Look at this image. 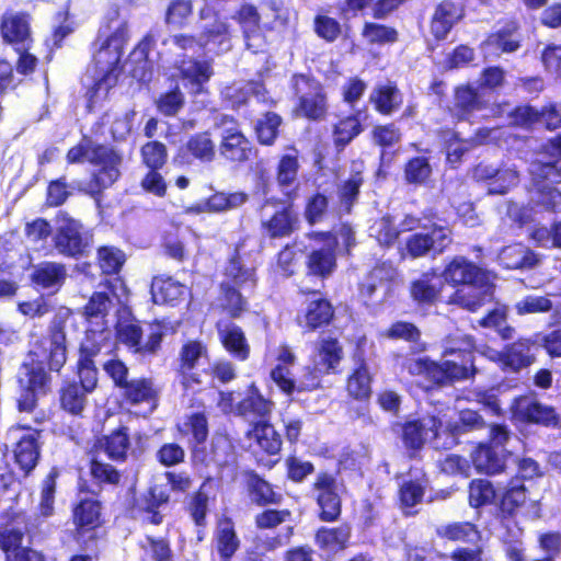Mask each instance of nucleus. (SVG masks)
Here are the masks:
<instances>
[{
    "label": "nucleus",
    "instance_id": "obj_5",
    "mask_svg": "<svg viewBox=\"0 0 561 561\" xmlns=\"http://www.w3.org/2000/svg\"><path fill=\"white\" fill-rule=\"evenodd\" d=\"M103 370L118 389L121 403L127 407L148 405L150 412L160 403L161 386L154 378L139 376L129 378V368L119 358H110L103 364Z\"/></svg>",
    "mask_w": 561,
    "mask_h": 561
},
{
    "label": "nucleus",
    "instance_id": "obj_51",
    "mask_svg": "<svg viewBox=\"0 0 561 561\" xmlns=\"http://www.w3.org/2000/svg\"><path fill=\"white\" fill-rule=\"evenodd\" d=\"M284 121L283 117L274 112H264L253 125V134L256 142L263 147H272L280 137V127Z\"/></svg>",
    "mask_w": 561,
    "mask_h": 561
},
{
    "label": "nucleus",
    "instance_id": "obj_47",
    "mask_svg": "<svg viewBox=\"0 0 561 561\" xmlns=\"http://www.w3.org/2000/svg\"><path fill=\"white\" fill-rule=\"evenodd\" d=\"M89 477L100 491L115 489L122 484L123 473L112 462L92 456L88 461Z\"/></svg>",
    "mask_w": 561,
    "mask_h": 561
},
{
    "label": "nucleus",
    "instance_id": "obj_55",
    "mask_svg": "<svg viewBox=\"0 0 561 561\" xmlns=\"http://www.w3.org/2000/svg\"><path fill=\"white\" fill-rule=\"evenodd\" d=\"M220 311L229 319H240L249 311V301L240 289L230 283L220 284Z\"/></svg>",
    "mask_w": 561,
    "mask_h": 561
},
{
    "label": "nucleus",
    "instance_id": "obj_46",
    "mask_svg": "<svg viewBox=\"0 0 561 561\" xmlns=\"http://www.w3.org/2000/svg\"><path fill=\"white\" fill-rule=\"evenodd\" d=\"M313 352L318 357L317 364L330 374L340 373L339 367L344 358V348L337 337L328 335L318 339Z\"/></svg>",
    "mask_w": 561,
    "mask_h": 561
},
{
    "label": "nucleus",
    "instance_id": "obj_39",
    "mask_svg": "<svg viewBox=\"0 0 561 561\" xmlns=\"http://www.w3.org/2000/svg\"><path fill=\"white\" fill-rule=\"evenodd\" d=\"M170 492L161 484L150 485L135 504V510L139 514L147 516V522L151 525L158 526L163 523V515L160 513V507L170 503Z\"/></svg>",
    "mask_w": 561,
    "mask_h": 561
},
{
    "label": "nucleus",
    "instance_id": "obj_11",
    "mask_svg": "<svg viewBox=\"0 0 561 561\" xmlns=\"http://www.w3.org/2000/svg\"><path fill=\"white\" fill-rule=\"evenodd\" d=\"M297 293L306 298L304 309L296 318L304 333L324 330L334 322L335 307L325 293L308 287H299Z\"/></svg>",
    "mask_w": 561,
    "mask_h": 561
},
{
    "label": "nucleus",
    "instance_id": "obj_4",
    "mask_svg": "<svg viewBox=\"0 0 561 561\" xmlns=\"http://www.w3.org/2000/svg\"><path fill=\"white\" fill-rule=\"evenodd\" d=\"M310 241L322 244L312 249L306 257L308 276L328 279L337 268V253L352 256L357 245L356 232L348 221H341L336 230H314L307 233Z\"/></svg>",
    "mask_w": 561,
    "mask_h": 561
},
{
    "label": "nucleus",
    "instance_id": "obj_12",
    "mask_svg": "<svg viewBox=\"0 0 561 561\" xmlns=\"http://www.w3.org/2000/svg\"><path fill=\"white\" fill-rule=\"evenodd\" d=\"M528 501V490L518 479H511L500 496L495 508V519L508 530V541H516L523 535L517 517Z\"/></svg>",
    "mask_w": 561,
    "mask_h": 561
},
{
    "label": "nucleus",
    "instance_id": "obj_62",
    "mask_svg": "<svg viewBox=\"0 0 561 561\" xmlns=\"http://www.w3.org/2000/svg\"><path fill=\"white\" fill-rule=\"evenodd\" d=\"M440 539L449 541L474 542L481 539V533L471 522H453L436 528Z\"/></svg>",
    "mask_w": 561,
    "mask_h": 561
},
{
    "label": "nucleus",
    "instance_id": "obj_43",
    "mask_svg": "<svg viewBox=\"0 0 561 561\" xmlns=\"http://www.w3.org/2000/svg\"><path fill=\"white\" fill-rule=\"evenodd\" d=\"M90 391L83 389L75 379L65 380L58 389V404L62 412L73 417H82Z\"/></svg>",
    "mask_w": 561,
    "mask_h": 561
},
{
    "label": "nucleus",
    "instance_id": "obj_27",
    "mask_svg": "<svg viewBox=\"0 0 561 561\" xmlns=\"http://www.w3.org/2000/svg\"><path fill=\"white\" fill-rule=\"evenodd\" d=\"M94 447L102 451L114 463H125L131 450L130 428L119 424L108 434L96 438Z\"/></svg>",
    "mask_w": 561,
    "mask_h": 561
},
{
    "label": "nucleus",
    "instance_id": "obj_2",
    "mask_svg": "<svg viewBox=\"0 0 561 561\" xmlns=\"http://www.w3.org/2000/svg\"><path fill=\"white\" fill-rule=\"evenodd\" d=\"M442 277L455 290L447 302L476 312L493 299L495 275L463 255H455L444 267Z\"/></svg>",
    "mask_w": 561,
    "mask_h": 561
},
{
    "label": "nucleus",
    "instance_id": "obj_19",
    "mask_svg": "<svg viewBox=\"0 0 561 561\" xmlns=\"http://www.w3.org/2000/svg\"><path fill=\"white\" fill-rule=\"evenodd\" d=\"M284 198L286 205L260 224L261 233L266 239L280 240L289 238L300 227L299 217L293 209L294 202L297 198V187L285 192Z\"/></svg>",
    "mask_w": 561,
    "mask_h": 561
},
{
    "label": "nucleus",
    "instance_id": "obj_34",
    "mask_svg": "<svg viewBox=\"0 0 561 561\" xmlns=\"http://www.w3.org/2000/svg\"><path fill=\"white\" fill-rule=\"evenodd\" d=\"M365 183L362 170L352 169L348 178L341 180L335 186V210L340 216H348L353 213L360 197V191Z\"/></svg>",
    "mask_w": 561,
    "mask_h": 561
},
{
    "label": "nucleus",
    "instance_id": "obj_25",
    "mask_svg": "<svg viewBox=\"0 0 561 561\" xmlns=\"http://www.w3.org/2000/svg\"><path fill=\"white\" fill-rule=\"evenodd\" d=\"M207 344L201 340H188L184 342L179 352L178 374L184 387H192L202 382L201 375L194 373L202 358L208 359Z\"/></svg>",
    "mask_w": 561,
    "mask_h": 561
},
{
    "label": "nucleus",
    "instance_id": "obj_13",
    "mask_svg": "<svg viewBox=\"0 0 561 561\" xmlns=\"http://www.w3.org/2000/svg\"><path fill=\"white\" fill-rule=\"evenodd\" d=\"M511 419L526 425L561 430V414L557 408L529 396H517L510 407Z\"/></svg>",
    "mask_w": 561,
    "mask_h": 561
},
{
    "label": "nucleus",
    "instance_id": "obj_14",
    "mask_svg": "<svg viewBox=\"0 0 561 561\" xmlns=\"http://www.w3.org/2000/svg\"><path fill=\"white\" fill-rule=\"evenodd\" d=\"M310 491L318 507V519L327 524L337 522L343 512V502L335 474L325 470L319 471L310 484Z\"/></svg>",
    "mask_w": 561,
    "mask_h": 561
},
{
    "label": "nucleus",
    "instance_id": "obj_53",
    "mask_svg": "<svg viewBox=\"0 0 561 561\" xmlns=\"http://www.w3.org/2000/svg\"><path fill=\"white\" fill-rule=\"evenodd\" d=\"M60 471L57 467H51L44 477L39 485V500L36 507L37 517L47 519L55 515V502L57 493V480Z\"/></svg>",
    "mask_w": 561,
    "mask_h": 561
},
{
    "label": "nucleus",
    "instance_id": "obj_61",
    "mask_svg": "<svg viewBox=\"0 0 561 561\" xmlns=\"http://www.w3.org/2000/svg\"><path fill=\"white\" fill-rule=\"evenodd\" d=\"M299 169L300 163L297 154L286 153L280 156L275 170V180L283 194L294 187L299 188L297 183Z\"/></svg>",
    "mask_w": 561,
    "mask_h": 561
},
{
    "label": "nucleus",
    "instance_id": "obj_33",
    "mask_svg": "<svg viewBox=\"0 0 561 561\" xmlns=\"http://www.w3.org/2000/svg\"><path fill=\"white\" fill-rule=\"evenodd\" d=\"M273 400L265 398L255 382L247 386L244 397L236 404V414L254 421L270 420L274 410Z\"/></svg>",
    "mask_w": 561,
    "mask_h": 561
},
{
    "label": "nucleus",
    "instance_id": "obj_60",
    "mask_svg": "<svg viewBox=\"0 0 561 561\" xmlns=\"http://www.w3.org/2000/svg\"><path fill=\"white\" fill-rule=\"evenodd\" d=\"M400 233L398 225L389 214L376 218L369 227V236L382 249L392 248L397 243Z\"/></svg>",
    "mask_w": 561,
    "mask_h": 561
},
{
    "label": "nucleus",
    "instance_id": "obj_41",
    "mask_svg": "<svg viewBox=\"0 0 561 561\" xmlns=\"http://www.w3.org/2000/svg\"><path fill=\"white\" fill-rule=\"evenodd\" d=\"M213 543L220 561H231L240 549V539L230 517H221L217 522Z\"/></svg>",
    "mask_w": 561,
    "mask_h": 561
},
{
    "label": "nucleus",
    "instance_id": "obj_42",
    "mask_svg": "<svg viewBox=\"0 0 561 561\" xmlns=\"http://www.w3.org/2000/svg\"><path fill=\"white\" fill-rule=\"evenodd\" d=\"M119 57H114L104 73L95 80L87 90V110L92 112L99 99H106L110 91L117 85L123 71Z\"/></svg>",
    "mask_w": 561,
    "mask_h": 561
},
{
    "label": "nucleus",
    "instance_id": "obj_15",
    "mask_svg": "<svg viewBox=\"0 0 561 561\" xmlns=\"http://www.w3.org/2000/svg\"><path fill=\"white\" fill-rule=\"evenodd\" d=\"M244 436L250 442V448L255 457L256 465L272 469L277 460H267L266 458L277 456L280 453L283 439L270 420L253 421Z\"/></svg>",
    "mask_w": 561,
    "mask_h": 561
},
{
    "label": "nucleus",
    "instance_id": "obj_58",
    "mask_svg": "<svg viewBox=\"0 0 561 561\" xmlns=\"http://www.w3.org/2000/svg\"><path fill=\"white\" fill-rule=\"evenodd\" d=\"M224 274L230 280V284L236 287L244 286L245 284L255 286L257 283L256 268L243 265L242 256L238 249H234L228 257Z\"/></svg>",
    "mask_w": 561,
    "mask_h": 561
},
{
    "label": "nucleus",
    "instance_id": "obj_29",
    "mask_svg": "<svg viewBox=\"0 0 561 561\" xmlns=\"http://www.w3.org/2000/svg\"><path fill=\"white\" fill-rule=\"evenodd\" d=\"M41 434L42 431L23 434L13 444V461L24 478L30 477L39 462L42 450Z\"/></svg>",
    "mask_w": 561,
    "mask_h": 561
},
{
    "label": "nucleus",
    "instance_id": "obj_54",
    "mask_svg": "<svg viewBox=\"0 0 561 561\" xmlns=\"http://www.w3.org/2000/svg\"><path fill=\"white\" fill-rule=\"evenodd\" d=\"M294 535V527L288 526L284 535L276 534L267 536L261 542H255L254 546L247 549L242 561H275L267 552L275 551L286 546Z\"/></svg>",
    "mask_w": 561,
    "mask_h": 561
},
{
    "label": "nucleus",
    "instance_id": "obj_40",
    "mask_svg": "<svg viewBox=\"0 0 561 561\" xmlns=\"http://www.w3.org/2000/svg\"><path fill=\"white\" fill-rule=\"evenodd\" d=\"M352 526L344 522L337 526H321L314 531L313 540L322 551L339 553L351 546Z\"/></svg>",
    "mask_w": 561,
    "mask_h": 561
},
{
    "label": "nucleus",
    "instance_id": "obj_57",
    "mask_svg": "<svg viewBox=\"0 0 561 561\" xmlns=\"http://www.w3.org/2000/svg\"><path fill=\"white\" fill-rule=\"evenodd\" d=\"M360 36L369 46L393 45L399 41V32L394 26L376 21H365Z\"/></svg>",
    "mask_w": 561,
    "mask_h": 561
},
{
    "label": "nucleus",
    "instance_id": "obj_50",
    "mask_svg": "<svg viewBox=\"0 0 561 561\" xmlns=\"http://www.w3.org/2000/svg\"><path fill=\"white\" fill-rule=\"evenodd\" d=\"M471 462L479 473L494 476L505 470V459L491 444H478L471 453Z\"/></svg>",
    "mask_w": 561,
    "mask_h": 561
},
{
    "label": "nucleus",
    "instance_id": "obj_45",
    "mask_svg": "<svg viewBox=\"0 0 561 561\" xmlns=\"http://www.w3.org/2000/svg\"><path fill=\"white\" fill-rule=\"evenodd\" d=\"M436 277L437 272L431 268L410 283L409 294L416 306L422 308L431 307L438 301L443 287L442 285L436 286L433 284V279Z\"/></svg>",
    "mask_w": 561,
    "mask_h": 561
},
{
    "label": "nucleus",
    "instance_id": "obj_6",
    "mask_svg": "<svg viewBox=\"0 0 561 561\" xmlns=\"http://www.w3.org/2000/svg\"><path fill=\"white\" fill-rule=\"evenodd\" d=\"M391 431L400 440L409 459H421L422 451L427 444L435 450H446L442 415L427 413L424 417H407L391 424Z\"/></svg>",
    "mask_w": 561,
    "mask_h": 561
},
{
    "label": "nucleus",
    "instance_id": "obj_38",
    "mask_svg": "<svg viewBox=\"0 0 561 561\" xmlns=\"http://www.w3.org/2000/svg\"><path fill=\"white\" fill-rule=\"evenodd\" d=\"M484 426L485 421L482 415L470 409L461 410L457 421L445 422L442 417V433L446 450H450L459 444L460 435Z\"/></svg>",
    "mask_w": 561,
    "mask_h": 561
},
{
    "label": "nucleus",
    "instance_id": "obj_48",
    "mask_svg": "<svg viewBox=\"0 0 561 561\" xmlns=\"http://www.w3.org/2000/svg\"><path fill=\"white\" fill-rule=\"evenodd\" d=\"M427 482V477L423 473L421 477L403 480L399 483L397 490L398 505L405 515H412L410 510L423 502Z\"/></svg>",
    "mask_w": 561,
    "mask_h": 561
},
{
    "label": "nucleus",
    "instance_id": "obj_44",
    "mask_svg": "<svg viewBox=\"0 0 561 561\" xmlns=\"http://www.w3.org/2000/svg\"><path fill=\"white\" fill-rule=\"evenodd\" d=\"M363 131L359 111L339 117L332 125V141L336 152H342Z\"/></svg>",
    "mask_w": 561,
    "mask_h": 561
},
{
    "label": "nucleus",
    "instance_id": "obj_8",
    "mask_svg": "<svg viewBox=\"0 0 561 561\" xmlns=\"http://www.w3.org/2000/svg\"><path fill=\"white\" fill-rule=\"evenodd\" d=\"M1 516L4 523L0 525V550L4 561H46L42 552L23 546L24 536L33 530L31 515L24 510L8 508Z\"/></svg>",
    "mask_w": 561,
    "mask_h": 561
},
{
    "label": "nucleus",
    "instance_id": "obj_63",
    "mask_svg": "<svg viewBox=\"0 0 561 561\" xmlns=\"http://www.w3.org/2000/svg\"><path fill=\"white\" fill-rule=\"evenodd\" d=\"M126 262L123 250L114 245H101L96 250V264L104 276L118 275Z\"/></svg>",
    "mask_w": 561,
    "mask_h": 561
},
{
    "label": "nucleus",
    "instance_id": "obj_31",
    "mask_svg": "<svg viewBox=\"0 0 561 561\" xmlns=\"http://www.w3.org/2000/svg\"><path fill=\"white\" fill-rule=\"evenodd\" d=\"M368 101L377 114L388 117L402 108L404 94L397 81L387 80L374 87Z\"/></svg>",
    "mask_w": 561,
    "mask_h": 561
},
{
    "label": "nucleus",
    "instance_id": "obj_49",
    "mask_svg": "<svg viewBox=\"0 0 561 561\" xmlns=\"http://www.w3.org/2000/svg\"><path fill=\"white\" fill-rule=\"evenodd\" d=\"M151 296L154 304L174 306L185 294V286L171 276L157 275L151 280Z\"/></svg>",
    "mask_w": 561,
    "mask_h": 561
},
{
    "label": "nucleus",
    "instance_id": "obj_35",
    "mask_svg": "<svg viewBox=\"0 0 561 561\" xmlns=\"http://www.w3.org/2000/svg\"><path fill=\"white\" fill-rule=\"evenodd\" d=\"M234 19L240 25L247 47L254 51L263 42V30H273L271 25H261V15L256 7L251 3L241 4L236 12Z\"/></svg>",
    "mask_w": 561,
    "mask_h": 561
},
{
    "label": "nucleus",
    "instance_id": "obj_20",
    "mask_svg": "<svg viewBox=\"0 0 561 561\" xmlns=\"http://www.w3.org/2000/svg\"><path fill=\"white\" fill-rule=\"evenodd\" d=\"M453 243L449 228L434 224L430 232H415L405 240V250L411 259L426 256L428 253L442 254Z\"/></svg>",
    "mask_w": 561,
    "mask_h": 561
},
{
    "label": "nucleus",
    "instance_id": "obj_23",
    "mask_svg": "<svg viewBox=\"0 0 561 561\" xmlns=\"http://www.w3.org/2000/svg\"><path fill=\"white\" fill-rule=\"evenodd\" d=\"M216 146L208 130L191 135L173 156V163L190 165L194 161L209 163L215 159Z\"/></svg>",
    "mask_w": 561,
    "mask_h": 561
},
{
    "label": "nucleus",
    "instance_id": "obj_3",
    "mask_svg": "<svg viewBox=\"0 0 561 561\" xmlns=\"http://www.w3.org/2000/svg\"><path fill=\"white\" fill-rule=\"evenodd\" d=\"M66 161L68 164L87 162L98 168L91 173L85 190V193L98 203L104 191L121 178L122 156L113 146L94 141L89 135H82L80 140L68 149Z\"/></svg>",
    "mask_w": 561,
    "mask_h": 561
},
{
    "label": "nucleus",
    "instance_id": "obj_32",
    "mask_svg": "<svg viewBox=\"0 0 561 561\" xmlns=\"http://www.w3.org/2000/svg\"><path fill=\"white\" fill-rule=\"evenodd\" d=\"M488 106L479 90L470 83L454 88V101L450 113L457 122L469 121L474 112L483 111Z\"/></svg>",
    "mask_w": 561,
    "mask_h": 561
},
{
    "label": "nucleus",
    "instance_id": "obj_36",
    "mask_svg": "<svg viewBox=\"0 0 561 561\" xmlns=\"http://www.w3.org/2000/svg\"><path fill=\"white\" fill-rule=\"evenodd\" d=\"M67 279V267L61 262L43 261L33 266L30 282L36 289L59 291Z\"/></svg>",
    "mask_w": 561,
    "mask_h": 561
},
{
    "label": "nucleus",
    "instance_id": "obj_18",
    "mask_svg": "<svg viewBox=\"0 0 561 561\" xmlns=\"http://www.w3.org/2000/svg\"><path fill=\"white\" fill-rule=\"evenodd\" d=\"M476 341L471 335H463L450 341L442 353L446 359L438 364H450L454 366L453 375L446 386L473 377L478 369L474 366Z\"/></svg>",
    "mask_w": 561,
    "mask_h": 561
},
{
    "label": "nucleus",
    "instance_id": "obj_30",
    "mask_svg": "<svg viewBox=\"0 0 561 561\" xmlns=\"http://www.w3.org/2000/svg\"><path fill=\"white\" fill-rule=\"evenodd\" d=\"M244 490L251 504L257 507L278 505L283 501V494L276 486L259 474L253 469L243 472Z\"/></svg>",
    "mask_w": 561,
    "mask_h": 561
},
{
    "label": "nucleus",
    "instance_id": "obj_21",
    "mask_svg": "<svg viewBox=\"0 0 561 561\" xmlns=\"http://www.w3.org/2000/svg\"><path fill=\"white\" fill-rule=\"evenodd\" d=\"M32 14L27 11L7 10L0 16L2 43L11 46H33Z\"/></svg>",
    "mask_w": 561,
    "mask_h": 561
},
{
    "label": "nucleus",
    "instance_id": "obj_9",
    "mask_svg": "<svg viewBox=\"0 0 561 561\" xmlns=\"http://www.w3.org/2000/svg\"><path fill=\"white\" fill-rule=\"evenodd\" d=\"M53 248L64 257H87L94 243L93 231L67 210H58L54 217Z\"/></svg>",
    "mask_w": 561,
    "mask_h": 561
},
{
    "label": "nucleus",
    "instance_id": "obj_28",
    "mask_svg": "<svg viewBox=\"0 0 561 561\" xmlns=\"http://www.w3.org/2000/svg\"><path fill=\"white\" fill-rule=\"evenodd\" d=\"M218 340L222 348L238 362H245L250 358L251 346L243 329L234 322L215 323Z\"/></svg>",
    "mask_w": 561,
    "mask_h": 561
},
{
    "label": "nucleus",
    "instance_id": "obj_16",
    "mask_svg": "<svg viewBox=\"0 0 561 561\" xmlns=\"http://www.w3.org/2000/svg\"><path fill=\"white\" fill-rule=\"evenodd\" d=\"M228 122L236 126L222 130L218 145L219 156L230 164H244L256 157L257 149L238 126L236 118L231 115H224L221 123Z\"/></svg>",
    "mask_w": 561,
    "mask_h": 561
},
{
    "label": "nucleus",
    "instance_id": "obj_7",
    "mask_svg": "<svg viewBox=\"0 0 561 561\" xmlns=\"http://www.w3.org/2000/svg\"><path fill=\"white\" fill-rule=\"evenodd\" d=\"M295 100L291 115L310 123L327 121L330 113L324 84L311 73L296 72L289 83Z\"/></svg>",
    "mask_w": 561,
    "mask_h": 561
},
{
    "label": "nucleus",
    "instance_id": "obj_59",
    "mask_svg": "<svg viewBox=\"0 0 561 561\" xmlns=\"http://www.w3.org/2000/svg\"><path fill=\"white\" fill-rule=\"evenodd\" d=\"M518 30L517 20H506L499 30L488 35L484 43L499 48L502 53H514L520 48V41L513 38Z\"/></svg>",
    "mask_w": 561,
    "mask_h": 561
},
{
    "label": "nucleus",
    "instance_id": "obj_1",
    "mask_svg": "<svg viewBox=\"0 0 561 561\" xmlns=\"http://www.w3.org/2000/svg\"><path fill=\"white\" fill-rule=\"evenodd\" d=\"M67 363V335L65 320L54 319L47 334L30 343L25 359L15 376L19 412L32 413L38 404V396L50 391V373H60Z\"/></svg>",
    "mask_w": 561,
    "mask_h": 561
},
{
    "label": "nucleus",
    "instance_id": "obj_26",
    "mask_svg": "<svg viewBox=\"0 0 561 561\" xmlns=\"http://www.w3.org/2000/svg\"><path fill=\"white\" fill-rule=\"evenodd\" d=\"M103 508V503L98 497L79 499L71 510V522L76 535L84 536L102 527Z\"/></svg>",
    "mask_w": 561,
    "mask_h": 561
},
{
    "label": "nucleus",
    "instance_id": "obj_52",
    "mask_svg": "<svg viewBox=\"0 0 561 561\" xmlns=\"http://www.w3.org/2000/svg\"><path fill=\"white\" fill-rule=\"evenodd\" d=\"M151 44L152 37L145 35L127 57L126 64L129 66V75L137 81H145L151 75V62L149 60Z\"/></svg>",
    "mask_w": 561,
    "mask_h": 561
},
{
    "label": "nucleus",
    "instance_id": "obj_22",
    "mask_svg": "<svg viewBox=\"0 0 561 561\" xmlns=\"http://www.w3.org/2000/svg\"><path fill=\"white\" fill-rule=\"evenodd\" d=\"M353 360L355 366L346 377L345 391L347 398L367 405L373 397L374 377L369 371L363 350L357 347L354 351Z\"/></svg>",
    "mask_w": 561,
    "mask_h": 561
},
{
    "label": "nucleus",
    "instance_id": "obj_10",
    "mask_svg": "<svg viewBox=\"0 0 561 561\" xmlns=\"http://www.w3.org/2000/svg\"><path fill=\"white\" fill-rule=\"evenodd\" d=\"M114 330L117 342L126 346L133 354L153 356L161 350L163 337L168 333V325L164 320H152L149 323L146 340H142L144 330L140 321L134 317L119 318Z\"/></svg>",
    "mask_w": 561,
    "mask_h": 561
},
{
    "label": "nucleus",
    "instance_id": "obj_24",
    "mask_svg": "<svg viewBox=\"0 0 561 561\" xmlns=\"http://www.w3.org/2000/svg\"><path fill=\"white\" fill-rule=\"evenodd\" d=\"M466 16V8L461 2L442 0L434 9L430 19V32L435 42L447 38L453 28Z\"/></svg>",
    "mask_w": 561,
    "mask_h": 561
},
{
    "label": "nucleus",
    "instance_id": "obj_17",
    "mask_svg": "<svg viewBox=\"0 0 561 561\" xmlns=\"http://www.w3.org/2000/svg\"><path fill=\"white\" fill-rule=\"evenodd\" d=\"M538 351L539 344L536 339L520 336L506 343L501 351L495 353L492 359L502 371L518 374L529 368L537 360Z\"/></svg>",
    "mask_w": 561,
    "mask_h": 561
},
{
    "label": "nucleus",
    "instance_id": "obj_64",
    "mask_svg": "<svg viewBox=\"0 0 561 561\" xmlns=\"http://www.w3.org/2000/svg\"><path fill=\"white\" fill-rule=\"evenodd\" d=\"M496 499L493 483L486 479L476 478L468 484V503L472 508L479 510L492 505Z\"/></svg>",
    "mask_w": 561,
    "mask_h": 561
},
{
    "label": "nucleus",
    "instance_id": "obj_56",
    "mask_svg": "<svg viewBox=\"0 0 561 561\" xmlns=\"http://www.w3.org/2000/svg\"><path fill=\"white\" fill-rule=\"evenodd\" d=\"M198 14L201 19H207L211 14L216 15L214 22L205 26L201 33V49H205L209 44L220 45L230 39L229 25L211 8H202Z\"/></svg>",
    "mask_w": 561,
    "mask_h": 561
},
{
    "label": "nucleus",
    "instance_id": "obj_37",
    "mask_svg": "<svg viewBox=\"0 0 561 561\" xmlns=\"http://www.w3.org/2000/svg\"><path fill=\"white\" fill-rule=\"evenodd\" d=\"M404 368L412 377H424L434 387H446V382L453 375L450 364H438L428 356L411 359L404 364Z\"/></svg>",
    "mask_w": 561,
    "mask_h": 561
}]
</instances>
